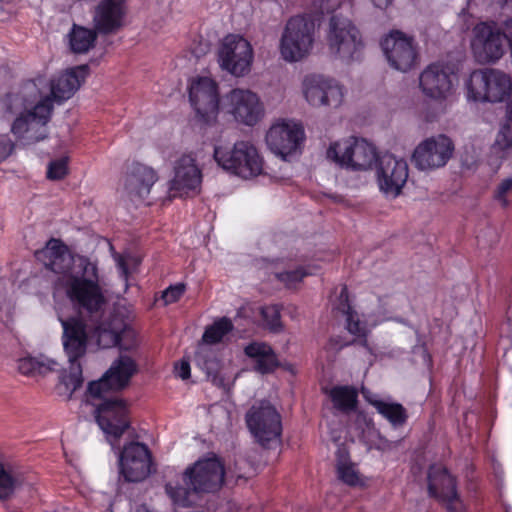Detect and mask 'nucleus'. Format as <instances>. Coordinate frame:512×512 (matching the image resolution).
<instances>
[{
  "label": "nucleus",
  "instance_id": "obj_1",
  "mask_svg": "<svg viewBox=\"0 0 512 512\" xmlns=\"http://www.w3.org/2000/svg\"><path fill=\"white\" fill-rule=\"evenodd\" d=\"M35 256L47 269L63 275L67 295L80 315L88 318L90 334L97 338V345L128 351L132 344H126L125 339L133 340V330L116 315L107 322L102 320L106 301L98 284L96 265L86 257L73 255L57 239H50Z\"/></svg>",
  "mask_w": 512,
  "mask_h": 512
},
{
  "label": "nucleus",
  "instance_id": "obj_2",
  "mask_svg": "<svg viewBox=\"0 0 512 512\" xmlns=\"http://www.w3.org/2000/svg\"><path fill=\"white\" fill-rule=\"evenodd\" d=\"M136 372L135 361L128 355H120L98 381L88 385L89 396L100 401L92 402L96 422L111 444L129 429L130 418L127 403L109 394L126 388Z\"/></svg>",
  "mask_w": 512,
  "mask_h": 512
},
{
  "label": "nucleus",
  "instance_id": "obj_3",
  "mask_svg": "<svg viewBox=\"0 0 512 512\" xmlns=\"http://www.w3.org/2000/svg\"><path fill=\"white\" fill-rule=\"evenodd\" d=\"M89 74L88 65H79L58 74L50 80V94L38 102L24 103V110L14 119L11 132L23 145L44 140L48 136L47 125L50 122L54 102L62 104L70 99L84 83Z\"/></svg>",
  "mask_w": 512,
  "mask_h": 512
},
{
  "label": "nucleus",
  "instance_id": "obj_4",
  "mask_svg": "<svg viewBox=\"0 0 512 512\" xmlns=\"http://www.w3.org/2000/svg\"><path fill=\"white\" fill-rule=\"evenodd\" d=\"M224 476V466L216 456L200 459L184 471L185 486L166 484L165 491L174 504L188 507L196 503L199 495L218 491Z\"/></svg>",
  "mask_w": 512,
  "mask_h": 512
},
{
  "label": "nucleus",
  "instance_id": "obj_5",
  "mask_svg": "<svg viewBox=\"0 0 512 512\" xmlns=\"http://www.w3.org/2000/svg\"><path fill=\"white\" fill-rule=\"evenodd\" d=\"M507 36L505 28L495 20L478 22L472 29L470 47L476 62L495 64L506 53Z\"/></svg>",
  "mask_w": 512,
  "mask_h": 512
},
{
  "label": "nucleus",
  "instance_id": "obj_6",
  "mask_svg": "<svg viewBox=\"0 0 512 512\" xmlns=\"http://www.w3.org/2000/svg\"><path fill=\"white\" fill-rule=\"evenodd\" d=\"M213 157L224 170L243 178L262 172L263 160L249 141H237L232 147L215 146Z\"/></svg>",
  "mask_w": 512,
  "mask_h": 512
},
{
  "label": "nucleus",
  "instance_id": "obj_7",
  "mask_svg": "<svg viewBox=\"0 0 512 512\" xmlns=\"http://www.w3.org/2000/svg\"><path fill=\"white\" fill-rule=\"evenodd\" d=\"M467 97L475 102H503L512 92L511 77L493 68L474 70L466 83Z\"/></svg>",
  "mask_w": 512,
  "mask_h": 512
},
{
  "label": "nucleus",
  "instance_id": "obj_8",
  "mask_svg": "<svg viewBox=\"0 0 512 512\" xmlns=\"http://www.w3.org/2000/svg\"><path fill=\"white\" fill-rule=\"evenodd\" d=\"M329 50L339 59L350 62L362 58L364 42L354 23L340 15H332L327 36Z\"/></svg>",
  "mask_w": 512,
  "mask_h": 512
},
{
  "label": "nucleus",
  "instance_id": "obj_9",
  "mask_svg": "<svg viewBox=\"0 0 512 512\" xmlns=\"http://www.w3.org/2000/svg\"><path fill=\"white\" fill-rule=\"evenodd\" d=\"M375 146L365 139L351 138L332 143L327 149V158L342 167L356 171L368 170L378 163Z\"/></svg>",
  "mask_w": 512,
  "mask_h": 512
},
{
  "label": "nucleus",
  "instance_id": "obj_10",
  "mask_svg": "<svg viewBox=\"0 0 512 512\" xmlns=\"http://www.w3.org/2000/svg\"><path fill=\"white\" fill-rule=\"evenodd\" d=\"M314 28V23L303 16L288 20L280 42V52L286 61L296 62L309 54L314 41Z\"/></svg>",
  "mask_w": 512,
  "mask_h": 512
},
{
  "label": "nucleus",
  "instance_id": "obj_11",
  "mask_svg": "<svg viewBox=\"0 0 512 512\" xmlns=\"http://www.w3.org/2000/svg\"><path fill=\"white\" fill-rule=\"evenodd\" d=\"M245 419L250 432L263 447L277 441L281 435V416L269 401L254 403Z\"/></svg>",
  "mask_w": 512,
  "mask_h": 512
},
{
  "label": "nucleus",
  "instance_id": "obj_12",
  "mask_svg": "<svg viewBox=\"0 0 512 512\" xmlns=\"http://www.w3.org/2000/svg\"><path fill=\"white\" fill-rule=\"evenodd\" d=\"M253 58L252 45L240 35H227L218 49L219 66L235 77H242L250 72Z\"/></svg>",
  "mask_w": 512,
  "mask_h": 512
},
{
  "label": "nucleus",
  "instance_id": "obj_13",
  "mask_svg": "<svg viewBox=\"0 0 512 512\" xmlns=\"http://www.w3.org/2000/svg\"><path fill=\"white\" fill-rule=\"evenodd\" d=\"M428 494L435 498L447 512H465V505L458 493L456 478L441 465H431L427 474Z\"/></svg>",
  "mask_w": 512,
  "mask_h": 512
},
{
  "label": "nucleus",
  "instance_id": "obj_14",
  "mask_svg": "<svg viewBox=\"0 0 512 512\" xmlns=\"http://www.w3.org/2000/svg\"><path fill=\"white\" fill-rule=\"evenodd\" d=\"M189 101L197 119L209 124L215 120L220 107L218 84L209 77L198 76L189 85Z\"/></svg>",
  "mask_w": 512,
  "mask_h": 512
},
{
  "label": "nucleus",
  "instance_id": "obj_15",
  "mask_svg": "<svg viewBox=\"0 0 512 512\" xmlns=\"http://www.w3.org/2000/svg\"><path fill=\"white\" fill-rule=\"evenodd\" d=\"M458 68L450 62H436L427 66L419 77L423 94L431 99H446L457 80Z\"/></svg>",
  "mask_w": 512,
  "mask_h": 512
},
{
  "label": "nucleus",
  "instance_id": "obj_16",
  "mask_svg": "<svg viewBox=\"0 0 512 512\" xmlns=\"http://www.w3.org/2000/svg\"><path fill=\"white\" fill-rule=\"evenodd\" d=\"M381 48L389 65L401 72L414 68L419 60L413 37L395 30L390 32L382 41Z\"/></svg>",
  "mask_w": 512,
  "mask_h": 512
},
{
  "label": "nucleus",
  "instance_id": "obj_17",
  "mask_svg": "<svg viewBox=\"0 0 512 512\" xmlns=\"http://www.w3.org/2000/svg\"><path fill=\"white\" fill-rule=\"evenodd\" d=\"M222 108L244 125L254 126L263 116V105L258 95L248 89L235 88L222 99Z\"/></svg>",
  "mask_w": 512,
  "mask_h": 512
},
{
  "label": "nucleus",
  "instance_id": "obj_18",
  "mask_svg": "<svg viewBox=\"0 0 512 512\" xmlns=\"http://www.w3.org/2000/svg\"><path fill=\"white\" fill-rule=\"evenodd\" d=\"M454 152L453 141L444 134L425 139L415 148L412 160L420 170H431L447 164Z\"/></svg>",
  "mask_w": 512,
  "mask_h": 512
},
{
  "label": "nucleus",
  "instance_id": "obj_19",
  "mask_svg": "<svg viewBox=\"0 0 512 512\" xmlns=\"http://www.w3.org/2000/svg\"><path fill=\"white\" fill-rule=\"evenodd\" d=\"M63 327L62 344L68 360H81L87 352L90 334V325L87 317L71 316L60 319Z\"/></svg>",
  "mask_w": 512,
  "mask_h": 512
},
{
  "label": "nucleus",
  "instance_id": "obj_20",
  "mask_svg": "<svg viewBox=\"0 0 512 512\" xmlns=\"http://www.w3.org/2000/svg\"><path fill=\"white\" fill-rule=\"evenodd\" d=\"M408 164L404 159L385 153L377 163V182L379 189L387 196H398L408 179Z\"/></svg>",
  "mask_w": 512,
  "mask_h": 512
},
{
  "label": "nucleus",
  "instance_id": "obj_21",
  "mask_svg": "<svg viewBox=\"0 0 512 512\" xmlns=\"http://www.w3.org/2000/svg\"><path fill=\"white\" fill-rule=\"evenodd\" d=\"M304 138L301 124L283 120L270 127L266 134V143L274 154L286 159L297 151Z\"/></svg>",
  "mask_w": 512,
  "mask_h": 512
},
{
  "label": "nucleus",
  "instance_id": "obj_22",
  "mask_svg": "<svg viewBox=\"0 0 512 512\" xmlns=\"http://www.w3.org/2000/svg\"><path fill=\"white\" fill-rule=\"evenodd\" d=\"M306 100L313 106L338 107L344 97L343 87L333 79L321 75H308L303 81Z\"/></svg>",
  "mask_w": 512,
  "mask_h": 512
},
{
  "label": "nucleus",
  "instance_id": "obj_23",
  "mask_svg": "<svg viewBox=\"0 0 512 512\" xmlns=\"http://www.w3.org/2000/svg\"><path fill=\"white\" fill-rule=\"evenodd\" d=\"M120 472L128 482H140L150 474L151 454L146 445L131 442L120 452Z\"/></svg>",
  "mask_w": 512,
  "mask_h": 512
},
{
  "label": "nucleus",
  "instance_id": "obj_24",
  "mask_svg": "<svg viewBox=\"0 0 512 512\" xmlns=\"http://www.w3.org/2000/svg\"><path fill=\"white\" fill-rule=\"evenodd\" d=\"M127 0H101L93 13V26L100 35L118 32L127 15Z\"/></svg>",
  "mask_w": 512,
  "mask_h": 512
},
{
  "label": "nucleus",
  "instance_id": "obj_25",
  "mask_svg": "<svg viewBox=\"0 0 512 512\" xmlns=\"http://www.w3.org/2000/svg\"><path fill=\"white\" fill-rule=\"evenodd\" d=\"M157 180L158 175L153 168L133 162L125 176L124 191L131 201H144Z\"/></svg>",
  "mask_w": 512,
  "mask_h": 512
},
{
  "label": "nucleus",
  "instance_id": "obj_26",
  "mask_svg": "<svg viewBox=\"0 0 512 512\" xmlns=\"http://www.w3.org/2000/svg\"><path fill=\"white\" fill-rule=\"evenodd\" d=\"M202 174L190 155L181 156L174 166V177L170 181V191L173 197L188 195L190 191L199 188Z\"/></svg>",
  "mask_w": 512,
  "mask_h": 512
},
{
  "label": "nucleus",
  "instance_id": "obj_27",
  "mask_svg": "<svg viewBox=\"0 0 512 512\" xmlns=\"http://www.w3.org/2000/svg\"><path fill=\"white\" fill-rule=\"evenodd\" d=\"M244 352L254 360V369L261 374L272 373L279 366L276 354L271 346L266 343H250L245 347Z\"/></svg>",
  "mask_w": 512,
  "mask_h": 512
},
{
  "label": "nucleus",
  "instance_id": "obj_28",
  "mask_svg": "<svg viewBox=\"0 0 512 512\" xmlns=\"http://www.w3.org/2000/svg\"><path fill=\"white\" fill-rule=\"evenodd\" d=\"M99 32L95 27L88 28L73 24L67 34V44L71 53L86 54L94 48Z\"/></svg>",
  "mask_w": 512,
  "mask_h": 512
},
{
  "label": "nucleus",
  "instance_id": "obj_29",
  "mask_svg": "<svg viewBox=\"0 0 512 512\" xmlns=\"http://www.w3.org/2000/svg\"><path fill=\"white\" fill-rule=\"evenodd\" d=\"M198 366L205 371L207 378L217 387L224 386V378L221 376V364L215 353L208 348H199L196 353Z\"/></svg>",
  "mask_w": 512,
  "mask_h": 512
},
{
  "label": "nucleus",
  "instance_id": "obj_30",
  "mask_svg": "<svg viewBox=\"0 0 512 512\" xmlns=\"http://www.w3.org/2000/svg\"><path fill=\"white\" fill-rule=\"evenodd\" d=\"M334 408L342 412H349L356 408L358 392L352 386H335L328 391Z\"/></svg>",
  "mask_w": 512,
  "mask_h": 512
},
{
  "label": "nucleus",
  "instance_id": "obj_31",
  "mask_svg": "<svg viewBox=\"0 0 512 512\" xmlns=\"http://www.w3.org/2000/svg\"><path fill=\"white\" fill-rule=\"evenodd\" d=\"M59 364L52 359L40 361L33 357H25L18 361V371L25 376L46 375L55 371Z\"/></svg>",
  "mask_w": 512,
  "mask_h": 512
},
{
  "label": "nucleus",
  "instance_id": "obj_32",
  "mask_svg": "<svg viewBox=\"0 0 512 512\" xmlns=\"http://www.w3.org/2000/svg\"><path fill=\"white\" fill-rule=\"evenodd\" d=\"M372 404L393 426L399 427L406 423L408 414L401 404L388 403L381 400H376Z\"/></svg>",
  "mask_w": 512,
  "mask_h": 512
},
{
  "label": "nucleus",
  "instance_id": "obj_33",
  "mask_svg": "<svg viewBox=\"0 0 512 512\" xmlns=\"http://www.w3.org/2000/svg\"><path fill=\"white\" fill-rule=\"evenodd\" d=\"M23 483L24 480L20 474L6 470L0 463V500L9 499Z\"/></svg>",
  "mask_w": 512,
  "mask_h": 512
},
{
  "label": "nucleus",
  "instance_id": "obj_34",
  "mask_svg": "<svg viewBox=\"0 0 512 512\" xmlns=\"http://www.w3.org/2000/svg\"><path fill=\"white\" fill-rule=\"evenodd\" d=\"M232 329L233 324L230 319L226 317L220 318L205 329L202 340L206 344L219 343Z\"/></svg>",
  "mask_w": 512,
  "mask_h": 512
},
{
  "label": "nucleus",
  "instance_id": "obj_35",
  "mask_svg": "<svg viewBox=\"0 0 512 512\" xmlns=\"http://www.w3.org/2000/svg\"><path fill=\"white\" fill-rule=\"evenodd\" d=\"M68 362L70 364L69 369L62 375L61 382L66 389L70 390L71 396L74 391L82 386L84 379L81 360H68Z\"/></svg>",
  "mask_w": 512,
  "mask_h": 512
},
{
  "label": "nucleus",
  "instance_id": "obj_36",
  "mask_svg": "<svg viewBox=\"0 0 512 512\" xmlns=\"http://www.w3.org/2000/svg\"><path fill=\"white\" fill-rule=\"evenodd\" d=\"M260 314L264 321V326L273 333H279L283 330L281 322L280 307L278 305H269L260 308Z\"/></svg>",
  "mask_w": 512,
  "mask_h": 512
},
{
  "label": "nucleus",
  "instance_id": "obj_37",
  "mask_svg": "<svg viewBox=\"0 0 512 512\" xmlns=\"http://www.w3.org/2000/svg\"><path fill=\"white\" fill-rule=\"evenodd\" d=\"M496 142L503 149L512 146V97L507 103L505 121L497 135Z\"/></svg>",
  "mask_w": 512,
  "mask_h": 512
},
{
  "label": "nucleus",
  "instance_id": "obj_38",
  "mask_svg": "<svg viewBox=\"0 0 512 512\" xmlns=\"http://www.w3.org/2000/svg\"><path fill=\"white\" fill-rule=\"evenodd\" d=\"M337 472L339 479L347 485L355 486L359 481L358 474L353 468V465L347 461L340 451L337 463Z\"/></svg>",
  "mask_w": 512,
  "mask_h": 512
},
{
  "label": "nucleus",
  "instance_id": "obj_39",
  "mask_svg": "<svg viewBox=\"0 0 512 512\" xmlns=\"http://www.w3.org/2000/svg\"><path fill=\"white\" fill-rule=\"evenodd\" d=\"M68 174V158L62 157L49 162L47 178L50 180H62Z\"/></svg>",
  "mask_w": 512,
  "mask_h": 512
},
{
  "label": "nucleus",
  "instance_id": "obj_40",
  "mask_svg": "<svg viewBox=\"0 0 512 512\" xmlns=\"http://www.w3.org/2000/svg\"><path fill=\"white\" fill-rule=\"evenodd\" d=\"M343 313L346 315L347 329L351 334L361 336L364 334V327L361 325L358 319H355L356 312L353 311L350 304H347V309H343Z\"/></svg>",
  "mask_w": 512,
  "mask_h": 512
},
{
  "label": "nucleus",
  "instance_id": "obj_41",
  "mask_svg": "<svg viewBox=\"0 0 512 512\" xmlns=\"http://www.w3.org/2000/svg\"><path fill=\"white\" fill-rule=\"evenodd\" d=\"M512 191V175L500 182L498 185L494 197L498 200L502 207L506 208L509 205L507 194Z\"/></svg>",
  "mask_w": 512,
  "mask_h": 512
},
{
  "label": "nucleus",
  "instance_id": "obj_42",
  "mask_svg": "<svg viewBox=\"0 0 512 512\" xmlns=\"http://www.w3.org/2000/svg\"><path fill=\"white\" fill-rule=\"evenodd\" d=\"M185 292V285L180 283L174 286L168 287L162 293V299L165 305L174 303L180 299Z\"/></svg>",
  "mask_w": 512,
  "mask_h": 512
},
{
  "label": "nucleus",
  "instance_id": "obj_43",
  "mask_svg": "<svg viewBox=\"0 0 512 512\" xmlns=\"http://www.w3.org/2000/svg\"><path fill=\"white\" fill-rule=\"evenodd\" d=\"M307 275H308V273L303 268H298L293 271L281 273L279 275V279L281 281H284L287 283H293V282L301 281Z\"/></svg>",
  "mask_w": 512,
  "mask_h": 512
},
{
  "label": "nucleus",
  "instance_id": "obj_44",
  "mask_svg": "<svg viewBox=\"0 0 512 512\" xmlns=\"http://www.w3.org/2000/svg\"><path fill=\"white\" fill-rule=\"evenodd\" d=\"M14 144L7 135H0V162L10 156Z\"/></svg>",
  "mask_w": 512,
  "mask_h": 512
},
{
  "label": "nucleus",
  "instance_id": "obj_45",
  "mask_svg": "<svg viewBox=\"0 0 512 512\" xmlns=\"http://www.w3.org/2000/svg\"><path fill=\"white\" fill-rule=\"evenodd\" d=\"M175 372L182 380H187L190 377V364L187 360L182 359L175 365Z\"/></svg>",
  "mask_w": 512,
  "mask_h": 512
},
{
  "label": "nucleus",
  "instance_id": "obj_46",
  "mask_svg": "<svg viewBox=\"0 0 512 512\" xmlns=\"http://www.w3.org/2000/svg\"><path fill=\"white\" fill-rule=\"evenodd\" d=\"M339 299H340V309L341 311L343 312V309L346 310L347 309V304H349L348 302V290H347V287L344 286L340 292V295H339Z\"/></svg>",
  "mask_w": 512,
  "mask_h": 512
},
{
  "label": "nucleus",
  "instance_id": "obj_47",
  "mask_svg": "<svg viewBox=\"0 0 512 512\" xmlns=\"http://www.w3.org/2000/svg\"><path fill=\"white\" fill-rule=\"evenodd\" d=\"M117 265L121 271V275L127 279V276H128V266H127V263L124 259V257L118 255L117 257Z\"/></svg>",
  "mask_w": 512,
  "mask_h": 512
},
{
  "label": "nucleus",
  "instance_id": "obj_48",
  "mask_svg": "<svg viewBox=\"0 0 512 512\" xmlns=\"http://www.w3.org/2000/svg\"><path fill=\"white\" fill-rule=\"evenodd\" d=\"M490 2L501 9L507 8L512 11V0H490Z\"/></svg>",
  "mask_w": 512,
  "mask_h": 512
},
{
  "label": "nucleus",
  "instance_id": "obj_49",
  "mask_svg": "<svg viewBox=\"0 0 512 512\" xmlns=\"http://www.w3.org/2000/svg\"><path fill=\"white\" fill-rule=\"evenodd\" d=\"M375 7L379 9H386L392 4L393 0H371Z\"/></svg>",
  "mask_w": 512,
  "mask_h": 512
},
{
  "label": "nucleus",
  "instance_id": "obj_50",
  "mask_svg": "<svg viewBox=\"0 0 512 512\" xmlns=\"http://www.w3.org/2000/svg\"><path fill=\"white\" fill-rule=\"evenodd\" d=\"M125 343L126 344H132L131 347L128 350H130V349H132L133 347L136 346V339H135V333L134 332H133V340L131 338H126L125 339Z\"/></svg>",
  "mask_w": 512,
  "mask_h": 512
},
{
  "label": "nucleus",
  "instance_id": "obj_51",
  "mask_svg": "<svg viewBox=\"0 0 512 512\" xmlns=\"http://www.w3.org/2000/svg\"><path fill=\"white\" fill-rule=\"evenodd\" d=\"M485 2H487L488 5L490 6H493L494 4H491L490 0H484Z\"/></svg>",
  "mask_w": 512,
  "mask_h": 512
}]
</instances>
